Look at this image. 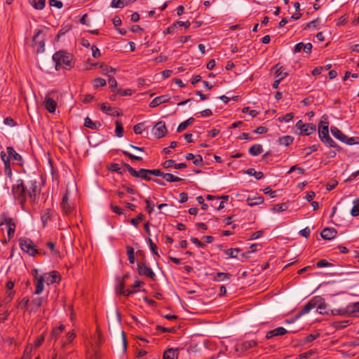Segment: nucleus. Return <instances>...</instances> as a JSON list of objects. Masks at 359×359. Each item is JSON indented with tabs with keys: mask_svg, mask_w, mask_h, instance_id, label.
Listing matches in <instances>:
<instances>
[{
	"mask_svg": "<svg viewBox=\"0 0 359 359\" xmlns=\"http://www.w3.org/2000/svg\"><path fill=\"white\" fill-rule=\"evenodd\" d=\"M74 56L64 50L57 51L53 55V60L55 65V69L60 70L61 68L71 69L74 67Z\"/></svg>",
	"mask_w": 359,
	"mask_h": 359,
	"instance_id": "nucleus-1",
	"label": "nucleus"
},
{
	"mask_svg": "<svg viewBox=\"0 0 359 359\" xmlns=\"http://www.w3.org/2000/svg\"><path fill=\"white\" fill-rule=\"evenodd\" d=\"M19 245L20 249L29 256L34 257L36 255H42L45 254L41 250L36 248L30 238L26 237H22L19 239Z\"/></svg>",
	"mask_w": 359,
	"mask_h": 359,
	"instance_id": "nucleus-2",
	"label": "nucleus"
},
{
	"mask_svg": "<svg viewBox=\"0 0 359 359\" xmlns=\"http://www.w3.org/2000/svg\"><path fill=\"white\" fill-rule=\"evenodd\" d=\"M330 314L332 316L339 315L342 316L359 317V302L350 304L346 307L332 309Z\"/></svg>",
	"mask_w": 359,
	"mask_h": 359,
	"instance_id": "nucleus-3",
	"label": "nucleus"
},
{
	"mask_svg": "<svg viewBox=\"0 0 359 359\" xmlns=\"http://www.w3.org/2000/svg\"><path fill=\"white\" fill-rule=\"evenodd\" d=\"M12 192L13 194L14 197L15 198L16 200H18L19 203L21 205H23L27 197V194L25 191V184L23 182V180H18L16 182V184H14L12 188Z\"/></svg>",
	"mask_w": 359,
	"mask_h": 359,
	"instance_id": "nucleus-4",
	"label": "nucleus"
},
{
	"mask_svg": "<svg viewBox=\"0 0 359 359\" xmlns=\"http://www.w3.org/2000/svg\"><path fill=\"white\" fill-rule=\"evenodd\" d=\"M332 135L341 142L348 145L359 144V137H348L340 130L335 126L330 128Z\"/></svg>",
	"mask_w": 359,
	"mask_h": 359,
	"instance_id": "nucleus-5",
	"label": "nucleus"
},
{
	"mask_svg": "<svg viewBox=\"0 0 359 359\" xmlns=\"http://www.w3.org/2000/svg\"><path fill=\"white\" fill-rule=\"evenodd\" d=\"M25 191L27 196L30 198L32 203H35L36 201V196L39 194L40 189L37 185V181L36 180H29L25 184Z\"/></svg>",
	"mask_w": 359,
	"mask_h": 359,
	"instance_id": "nucleus-6",
	"label": "nucleus"
},
{
	"mask_svg": "<svg viewBox=\"0 0 359 359\" xmlns=\"http://www.w3.org/2000/svg\"><path fill=\"white\" fill-rule=\"evenodd\" d=\"M123 165L133 177H140L147 181L151 180V177L149 176V169L140 168L139 170H136L129 164L123 163Z\"/></svg>",
	"mask_w": 359,
	"mask_h": 359,
	"instance_id": "nucleus-7",
	"label": "nucleus"
},
{
	"mask_svg": "<svg viewBox=\"0 0 359 359\" xmlns=\"http://www.w3.org/2000/svg\"><path fill=\"white\" fill-rule=\"evenodd\" d=\"M44 34L41 29H38L36 33L34 34L32 38L33 46L36 47V53H43L45 50V39Z\"/></svg>",
	"mask_w": 359,
	"mask_h": 359,
	"instance_id": "nucleus-8",
	"label": "nucleus"
},
{
	"mask_svg": "<svg viewBox=\"0 0 359 359\" xmlns=\"http://www.w3.org/2000/svg\"><path fill=\"white\" fill-rule=\"evenodd\" d=\"M137 271L140 276H144L148 277L153 280H156V274L149 266H147L144 262H139L137 263Z\"/></svg>",
	"mask_w": 359,
	"mask_h": 359,
	"instance_id": "nucleus-9",
	"label": "nucleus"
},
{
	"mask_svg": "<svg viewBox=\"0 0 359 359\" xmlns=\"http://www.w3.org/2000/svg\"><path fill=\"white\" fill-rule=\"evenodd\" d=\"M60 207L62 212L66 215H70L74 210V205L69 201L68 191H66L65 194L63 196L60 203Z\"/></svg>",
	"mask_w": 359,
	"mask_h": 359,
	"instance_id": "nucleus-10",
	"label": "nucleus"
},
{
	"mask_svg": "<svg viewBox=\"0 0 359 359\" xmlns=\"http://www.w3.org/2000/svg\"><path fill=\"white\" fill-rule=\"evenodd\" d=\"M118 283L116 286V291L118 294H122L125 297H129L132 294L137 292V290H132L129 289H125L126 282L124 280L117 278Z\"/></svg>",
	"mask_w": 359,
	"mask_h": 359,
	"instance_id": "nucleus-11",
	"label": "nucleus"
},
{
	"mask_svg": "<svg viewBox=\"0 0 359 359\" xmlns=\"http://www.w3.org/2000/svg\"><path fill=\"white\" fill-rule=\"evenodd\" d=\"M167 131L165 123L163 121H158L152 130L154 135L158 139L164 137Z\"/></svg>",
	"mask_w": 359,
	"mask_h": 359,
	"instance_id": "nucleus-12",
	"label": "nucleus"
},
{
	"mask_svg": "<svg viewBox=\"0 0 359 359\" xmlns=\"http://www.w3.org/2000/svg\"><path fill=\"white\" fill-rule=\"evenodd\" d=\"M323 118L324 120L320 121L318 124V136L320 140L329 135V122L325 116H323Z\"/></svg>",
	"mask_w": 359,
	"mask_h": 359,
	"instance_id": "nucleus-13",
	"label": "nucleus"
},
{
	"mask_svg": "<svg viewBox=\"0 0 359 359\" xmlns=\"http://www.w3.org/2000/svg\"><path fill=\"white\" fill-rule=\"evenodd\" d=\"M316 300L313 297L309 302L306 303L296 314L297 318H300L301 316L309 313L313 309L316 308Z\"/></svg>",
	"mask_w": 359,
	"mask_h": 359,
	"instance_id": "nucleus-14",
	"label": "nucleus"
},
{
	"mask_svg": "<svg viewBox=\"0 0 359 359\" xmlns=\"http://www.w3.org/2000/svg\"><path fill=\"white\" fill-rule=\"evenodd\" d=\"M314 299L316 300V311L320 314H329V311L327 309V304L325 303V300L319 296L314 297Z\"/></svg>",
	"mask_w": 359,
	"mask_h": 359,
	"instance_id": "nucleus-15",
	"label": "nucleus"
},
{
	"mask_svg": "<svg viewBox=\"0 0 359 359\" xmlns=\"http://www.w3.org/2000/svg\"><path fill=\"white\" fill-rule=\"evenodd\" d=\"M45 279L47 285H51L60 281V276L57 271H53L49 273H46L41 276Z\"/></svg>",
	"mask_w": 359,
	"mask_h": 359,
	"instance_id": "nucleus-16",
	"label": "nucleus"
},
{
	"mask_svg": "<svg viewBox=\"0 0 359 359\" xmlns=\"http://www.w3.org/2000/svg\"><path fill=\"white\" fill-rule=\"evenodd\" d=\"M100 109L105 112L107 114L112 116H119L121 113L118 108L111 107L107 103H102L100 104Z\"/></svg>",
	"mask_w": 359,
	"mask_h": 359,
	"instance_id": "nucleus-17",
	"label": "nucleus"
},
{
	"mask_svg": "<svg viewBox=\"0 0 359 359\" xmlns=\"http://www.w3.org/2000/svg\"><path fill=\"white\" fill-rule=\"evenodd\" d=\"M44 108L49 113H54L56 109L57 102L53 98L46 96L43 102Z\"/></svg>",
	"mask_w": 359,
	"mask_h": 359,
	"instance_id": "nucleus-18",
	"label": "nucleus"
},
{
	"mask_svg": "<svg viewBox=\"0 0 359 359\" xmlns=\"http://www.w3.org/2000/svg\"><path fill=\"white\" fill-rule=\"evenodd\" d=\"M287 332V330L283 327H278L266 332V339H269L275 337L283 336Z\"/></svg>",
	"mask_w": 359,
	"mask_h": 359,
	"instance_id": "nucleus-19",
	"label": "nucleus"
},
{
	"mask_svg": "<svg viewBox=\"0 0 359 359\" xmlns=\"http://www.w3.org/2000/svg\"><path fill=\"white\" fill-rule=\"evenodd\" d=\"M246 201H247L248 205H249L250 207H253L255 205L262 204L264 201V198L262 196H257V195L249 196L247 198Z\"/></svg>",
	"mask_w": 359,
	"mask_h": 359,
	"instance_id": "nucleus-20",
	"label": "nucleus"
},
{
	"mask_svg": "<svg viewBox=\"0 0 359 359\" xmlns=\"http://www.w3.org/2000/svg\"><path fill=\"white\" fill-rule=\"evenodd\" d=\"M337 233L334 228H325L320 233L321 237L325 240H331L336 237Z\"/></svg>",
	"mask_w": 359,
	"mask_h": 359,
	"instance_id": "nucleus-21",
	"label": "nucleus"
},
{
	"mask_svg": "<svg viewBox=\"0 0 359 359\" xmlns=\"http://www.w3.org/2000/svg\"><path fill=\"white\" fill-rule=\"evenodd\" d=\"M170 97L168 95H161L155 97L149 103V107L154 108L163 103H166L169 101Z\"/></svg>",
	"mask_w": 359,
	"mask_h": 359,
	"instance_id": "nucleus-22",
	"label": "nucleus"
},
{
	"mask_svg": "<svg viewBox=\"0 0 359 359\" xmlns=\"http://www.w3.org/2000/svg\"><path fill=\"white\" fill-rule=\"evenodd\" d=\"M7 153L9 156L10 160H13L19 163L22 162V157L20 154L17 153L12 147H7L6 148Z\"/></svg>",
	"mask_w": 359,
	"mask_h": 359,
	"instance_id": "nucleus-23",
	"label": "nucleus"
},
{
	"mask_svg": "<svg viewBox=\"0 0 359 359\" xmlns=\"http://www.w3.org/2000/svg\"><path fill=\"white\" fill-rule=\"evenodd\" d=\"M84 126L92 130H98L101 127V123L94 122L89 117H86L84 120Z\"/></svg>",
	"mask_w": 359,
	"mask_h": 359,
	"instance_id": "nucleus-24",
	"label": "nucleus"
},
{
	"mask_svg": "<svg viewBox=\"0 0 359 359\" xmlns=\"http://www.w3.org/2000/svg\"><path fill=\"white\" fill-rule=\"evenodd\" d=\"M178 349L168 348L165 351L163 359H177Z\"/></svg>",
	"mask_w": 359,
	"mask_h": 359,
	"instance_id": "nucleus-25",
	"label": "nucleus"
},
{
	"mask_svg": "<svg viewBox=\"0 0 359 359\" xmlns=\"http://www.w3.org/2000/svg\"><path fill=\"white\" fill-rule=\"evenodd\" d=\"M137 0H112L111 2V6L113 8H123L132 2H135Z\"/></svg>",
	"mask_w": 359,
	"mask_h": 359,
	"instance_id": "nucleus-26",
	"label": "nucleus"
},
{
	"mask_svg": "<svg viewBox=\"0 0 359 359\" xmlns=\"http://www.w3.org/2000/svg\"><path fill=\"white\" fill-rule=\"evenodd\" d=\"M273 69L276 70V76L281 81L288 75L287 72L282 70L283 67L280 66L279 64L276 65L273 67Z\"/></svg>",
	"mask_w": 359,
	"mask_h": 359,
	"instance_id": "nucleus-27",
	"label": "nucleus"
},
{
	"mask_svg": "<svg viewBox=\"0 0 359 359\" xmlns=\"http://www.w3.org/2000/svg\"><path fill=\"white\" fill-rule=\"evenodd\" d=\"M231 278V274L229 273L218 272L214 276L212 280L216 282H221L225 280H230Z\"/></svg>",
	"mask_w": 359,
	"mask_h": 359,
	"instance_id": "nucleus-28",
	"label": "nucleus"
},
{
	"mask_svg": "<svg viewBox=\"0 0 359 359\" xmlns=\"http://www.w3.org/2000/svg\"><path fill=\"white\" fill-rule=\"evenodd\" d=\"M263 151L262 146L259 144H253L249 149V154L253 156L261 154Z\"/></svg>",
	"mask_w": 359,
	"mask_h": 359,
	"instance_id": "nucleus-29",
	"label": "nucleus"
},
{
	"mask_svg": "<svg viewBox=\"0 0 359 359\" xmlns=\"http://www.w3.org/2000/svg\"><path fill=\"white\" fill-rule=\"evenodd\" d=\"M51 210L50 209L45 210L41 215V219L43 223V227H45L48 222L51 219Z\"/></svg>",
	"mask_w": 359,
	"mask_h": 359,
	"instance_id": "nucleus-30",
	"label": "nucleus"
},
{
	"mask_svg": "<svg viewBox=\"0 0 359 359\" xmlns=\"http://www.w3.org/2000/svg\"><path fill=\"white\" fill-rule=\"evenodd\" d=\"M320 18H317L316 19H314L306 24V25L304 27V29H312L314 30H318L320 29Z\"/></svg>",
	"mask_w": 359,
	"mask_h": 359,
	"instance_id": "nucleus-31",
	"label": "nucleus"
},
{
	"mask_svg": "<svg viewBox=\"0 0 359 359\" xmlns=\"http://www.w3.org/2000/svg\"><path fill=\"white\" fill-rule=\"evenodd\" d=\"M294 141V137L290 135H285L283 137H279L278 140V143L280 145H283L285 147L289 146Z\"/></svg>",
	"mask_w": 359,
	"mask_h": 359,
	"instance_id": "nucleus-32",
	"label": "nucleus"
},
{
	"mask_svg": "<svg viewBox=\"0 0 359 359\" xmlns=\"http://www.w3.org/2000/svg\"><path fill=\"white\" fill-rule=\"evenodd\" d=\"M45 282V279L41 276L39 278H37L36 282L35 283V294H41L43 290V283Z\"/></svg>",
	"mask_w": 359,
	"mask_h": 359,
	"instance_id": "nucleus-33",
	"label": "nucleus"
},
{
	"mask_svg": "<svg viewBox=\"0 0 359 359\" xmlns=\"http://www.w3.org/2000/svg\"><path fill=\"white\" fill-rule=\"evenodd\" d=\"M316 125L313 123H306L305 127L301 130V134L309 135L316 131Z\"/></svg>",
	"mask_w": 359,
	"mask_h": 359,
	"instance_id": "nucleus-34",
	"label": "nucleus"
},
{
	"mask_svg": "<svg viewBox=\"0 0 359 359\" xmlns=\"http://www.w3.org/2000/svg\"><path fill=\"white\" fill-rule=\"evenodd\" d=\"M194 122V118L193 117L189 118L185 121L179 124L177 131L178 133H181L189 125L192 124Z\"/></svg>",
	"mask_w": 359,
	"mask_h": 359,
	"instance_id": "nucleus-35",
	"label": "nucleus"
},
{
	"mask_svg": "<svg viewBox=\"0 0 359 359\" xmlns=\"http://www.w3.org/2000/svg\"><path fill=\"white\" fill-rule=\"evenodd\" d=\"M65 328V326L64 325H60L59 327L53 329L50 334L51 339L56 340L60 334L64 331Z\"/></svg>",
	"mask_w": 359,
	"mask_h": 359,
	"instance_id": "nucleus-36",
	"label": "nucleus"
},
{
	"mask_svg": "<svg viewBox=\"0 0 359 359\" xmlns=\"http://www.w3.org/2000/svg\"><path fill=\"white\" fill-rule=\"evenodd\" d=\"M29 3L37 10H42L46 4V0H28Z\"/></svg>",
	"mask_w": 359,
	"mask_h": 359,
	"instance_id": "nucleus-37",
	"label": "nucleus"
},
{
	"mask_svg": "<svg viewBox=\"0 0 359 359\" xmlns=\"http://www.w3.org/2000/svg\"><path fill=\"white\" fill-rule=\"evenodd\" d=\"M321 141L327 146L330 147L336 148L339 149L340 147L337 145V144L330 137V135H327L326 137L321 140Z\"/></svg>",
	"mask_w": 359,
	"mask_h": 359,
	"instance_id": "nucleus-38",
	"label": "nucleus"
},
{
	"mask_svg": "<svg viewBox=\"0 0 359 359\" xmlns=\"http://www.w3.org/2000/svg\"><path fill=\"white\" fill-rule=\"evenodd\" d=\"M257 344V341L252 339V340L244 341L243 342H242L241 346L242 349L248 350L252 347L256 346Z\"/></svg>",
	"mask_w": 359,
	"mask_h": 359,
	"instance_id": "nucleus-39",
	"label": "nucleus"
},
{
	"mask_svg": "<svg viewBox=\"0 0 359 359\" xmlns=\"http://www.w3.org/2000/svg\"><path fill=\"white\" fill-rule=\"evenodd\" d=\"M163 177L168 182H176L182 180V178L175 176L171 173H163Z\"/></svg>",
	"mask_w": 359,
	"mask_h": 359,
	"instance_id": "nucleus-40",
	"label": "nucleus"
},
{
	"mask_svg": "<svg viewBox=\"0 0 359 359\" xmlns=\"http://www.w3.org/2000/svg\"><path fill=\"white\" fill-rule=\"evenodd\" d=\"M115 124H116L115 133H116V136L118 137H122L123 135V131H124L122 123L121 122V121L116 120L115 122Z\"/></svg>",
	"mask_w": 359,
	"mask_h": 359,
	"instance_id": "nucleus-41",
	"label": "nucleus"
},
{
	"mask_svg": "<svg viewBox=\"0 0 359 359\" xmlns=\"http://www.w3.org/2000/svg\"><path fill=\"white\" fill-rule=\"evenodd\" d=\"M245 172L250 176H254L257 180H261L264 177L262 172H257L255 168H249Z\"/></svg>",
	"mask_w": 359,
	"mask_h": 359,
	"instance_id": "nucleus-42",
	"label": "nucleus"
},
{
	"mask_svg": "<svg viewBox=\"0 0 359 359\" xmlns=\"http://www.w3.org/2000/svg\"><path fill=\"white\" fill-rule=\"evenodd\" d=\"M239 252L238 248H229L224 251L229 258H236Z\"/></svg>",
	"mask_w": 359,
	"mask_h": 359,
	"instance_id": "nucleus-43",
	"label": "nucleus"
},
{
	"mask_svg": "<svg viewBox=\"0 0 359 359\" xmlns=\"http://www.w3.org/2000/svg\"><path fill=\"white\" fill-rule=\"evenodd\" d=\"M353 207L351 210V215L353 217H357L359 215V199H355L353 201Z\"/></svg>",
	"mask_w": 359,
	"mask_h": 359,
	"instance_id": "nucleus-44",
	"label": "nucleus"
},
{
	"mask_svg": "<svg viewBox=\"0 0 359 359\" xmlns=\"http://www.w3.org/2000/svg\"><path fill=\"white\" fill-rule=\"evenodd\" d=\"M127 254L128 256V260L130 264L135 263V253H134V249L133 248L130 246L127 247Z\"/></svg>",
	"mask_w": 359,
	"mask_h": 359,
	"instance_id": "nucleus-45",
	"label": "nucleus"
},
{
	"mask_svg": "<svg viewBox=\"0 0 359 359\" xmlns=\"http://www.w3.org/2000/svg\"><path fill=\"white\" fill-rule=\"evenodd\" d=\"M106 85L105 79L102 78H96L93 80V87L97 88L99 87H103Z\"/></svg>",
	"mask_w": 359,
	"mask_h": 359,
	"instance_id": "nucleus-46",
	"label": "nucleus"
},
{
	"mask_svg": "<svg viewBox=\"0 0 359 359\" xmlns=\"http://www.w3.org/2000/svg\"><path fill=\"white\" fill-rule=\"evenodd\" d=\"M43 298L42 297H36L32 300V304L34 306V309H32V311H35L39 308L43 304Z\"/></svg>",
	"mask_w": 359,
	"mask_h": 359,
	"instance_id": "nucleus-47",
	"label": "nucleus"
},
{
	"mask_svg": "<svg viewBox=\"0 0 359 359\" xmlns=\"http://www.w3.org/2000/svg\"><path fill=\"white\" fill-rule=\"evenodd\" d=\"M123 167L125 168L124 165L121 166L118 163H111L109 166V170L118 173H122L124 171L122 169Z\"/></svg>",
	"mask_w": 359,
	"mask_h": 359,
	"instance_id": "nucleus-48",
	"label": "nucleus"
},
{
	"mask_svg": "<svg viewBox=\"0 0 359 359\" xmlns=\"http://www.w3.org/2000/svg\"><path fill=\"white\" fill-rule=\"evenodd\" d=\"M320 336V334L318 333H316V334H309L308 336H306L304 339H303V343L304 344H306V343H310V342H312L313 341L316 339H317L318 337Z\"/></svg>",
	"mask_w": 359,
	"mask_h": 359,
	"instance_id": "nucleus-49",
	"label": "nucleus"
},
{
	"mask_svg": "<svg viewBox=\"0 0 359 359\" xmlns=\"http://www.w3.org/2000/svg\"><path fill=\"white\" fill-rule=\"evenodd\" d=\"M293 118H294V114L293 113H287L285 115L279 117L278 120H279L280 122L288 123L289 121L292 120Z\"/></svg>",
	"mask_w": 359,
	"mask_h": 359,
	"instance_id": "nucleus-50",
	"label": "nucleus"
},
{
	"mask_svg": "<svg viewBox=\"0 0 359 359\" xmlns=\"http://www.w3.org/2000/svg\"><path fill=\"white\" fill-rule=\"evenodd\" d=\"M144 219V215L142 213H140L136 218H133L130 220V223L135 227L138 226L140 221Z\"/></svg>",
	"mask_w": 359,
	"mask_h": 359,
	"instance_id": "nucleus-51",
	"label": "nucleus"
},
{
	"mask_svg": "<svg viewBox=\"0 0 359 359\" xmlns=\"http://www.w3.org/2000/svg\"><path fill=\"white\" fill-rule=\"evenodd\" d=\"M316 266L317 268H323V267L332 266V264L329 262L326 259H320L316 263Z\"/></svg>",
	"mask_w": 359,
	"mask_h": 359,
	"instance_id": "nucleus-52",
	"label": "nucleus"
},
{
	"mask_svg": "<svg viewBox=\"0 0 359 359\" xmlns=\"http://www.w3.org/2000/svg\"><path fill=\"white\" fill-rule=\"evenodd\" d=\"M100 67L102 69L103 74H107L108 76L109 73L114 74L116 72L115 69L112 68L111 67L104 65L103 64L100 65Z\"/></svg>",
	"mask_w": 359,
	"mask_h": 359,
	"instance_id": "nucleus-53",
	"label": "nucleus"
},
{
	"mask_svg": "<svg viewBox=\"0 0 359 359\" xmlns=\"http://www.w3.org/2000/svg\"><path fill=\"white\" fill-rule=\"evenodd\" d=\"M287 209V205L286 203H280L275 205L273 208V211L277 212H283L285 211Z\"/></svg>",
	"mask_w": 359,
	"mask_h": 359,
	"instance_id": "nucleus-54",
	"label": "nucleus"
},
{
	"mask_svg": "<svg viewBox=\"0 0 359 359\" xmlns=\"http://www.w3.org/2000/svg\"><path fill=\"white\" fill-rule=\"evenodd\" d=\"M316 353V351L314 349L309 350L306 352L299 354V358L307 359L311 355H314Z\"/></svg>",
	"mask_w": 359,
	"mask_h": 359,
	"instance_id": "nucleus-55",
	"label": "nucleus"
},
{
	"mask_svg": "<svg viewBox=\"0 0 359 359\" xmlns=\"http://www.w3.org/2000/svg\"><path fill=\"white\" fill-rule=\"evenodd\" d=\"M47 248L50 249L53 255H57L59 251L55 248V245L53 242H48L46 243Z\"/></svg>",
	"mask_w": 359,
	"mask_h": 359,
	"instance_id": "nucleus-56",
	"label": "nucleus"
},
{
	"mask_svg": "<svg viewBox=\"0 0 359 359\" xmlns=\"http://www.w3.org/2000/svg\"><path fill=\"white\" fill-rule=\"evenodd\" d=\"M145 203L147 204L146 210L149 214H151L154 210V203H151V201L148 198L145 200Z\"/></svg>",
	"mask_w": 359,
	"mask_h": 359,
	"instance_id": "nucleus-57",
	"label": "nucleus"
},
{
	"mask_svg": "<svg viewBox=\"0 0 359 359\" xmlns=\"http://www.w3.org/2000/svg\"><path fill=\"white\" fill-rule=\"evenodd\" d=\"M144 124L142 123H137L134 126L133 130L135 134L140 135L142 133V128Z\"/></svg>",
	"mask_w": 359,
	"mask_h": 359,
	"instance_id": "nucleus-58",
	"label": "nucleus"
},
{
	"mask_svg": "<svg viewBox=\"0 0 359 359\" xmlns=\"http://www.w3.org/2000/svg\"><path fill=\"white\" fill-rule=\"evenodd\" d=\"M4 224H6L8 229L10 227H13V229H15L16 225H15V222L13 220V219L11 218V217H8L6 216V221L4 222Z\"/></svg>",
	"mask_w": 359,
	"mask_h": 359,
	"instance_id": "nucleus-59",
	"label": "nucleus"
},
{
	"mask_svg": "<svg viewBox=\"0 0 359 359\" xmlns=\"http://www.w3.org/2000/svg\"><path fill=\"white\" fill-rule=\"evenodd\" d=\"M29 302V297H25L24 298H22L21 302L19 303L20 307H21L23 309H26L27 308Z\"/></svg>",
	"mask_w": 359,
	"mask_h": 359,
	"instance_id": "nucleus-60",
	"label": "nucleus"
},
{
	"mask_svg": "<svg viewBox=\"0 0 359 359\" xmlns=\"http://www.w3.org/2000/svg\"><path fill=\"white\" fill-rule=\"evenodd\" d=\"M109 86L111 89L115 88L117 86V82L114 77L109 75L108 79Z\"/></svg>",
	"mask_w": 359,
	"mask_h": 359,
	"instance_id": "nucleus-61",
	"label": "nucleus"
},
{
	"mask_svg": "<svg viewBox=\"0 0 359 359\" xmlns=\"http://www.w3.org/2000/svg\"><path fill=\"white\" fill-rule=\"evenodd\" d=\"M49 4L50 6L56 7L57 8H61L62 7V2L59 0H50Z\"/></svg>",
	"mask_w": 359,
	"mask_h": 359,
	"instance_id": "nucleus-62",
	"label": "nucleus"
},
{
	"mask_svg": "<svg viewBox=\"0 0 359 359\" xmlns=\"http://www.w3.org/2000/svg\"><path fill=\"white\" fill-rule=\"evenodd\" d=\"M4 172L8 177H11L12 175L11 163H4Z\"/></svg>",
	"mask_w": 359,
	"mask_h": 359,
	"instance_id": "nucleus-63",
	"label": "nucleus"
},
{
	"mask_svg": "<svg viewBox=\"0 0 359 359\" xmlns=\"http://www.w3.org/2000/svg\"><path fill=\"white\" fill-rule=\"evenodd\" d=\"M263 191L265 194H269L271 198H275L276 196V191H272L269 187H266Z\"/></svg>",
	"mask_w": 359,
	"mask_h": 359,
	"instance_id": "nucleus-64",
	"label": "nucleus"
}]
</instances>
